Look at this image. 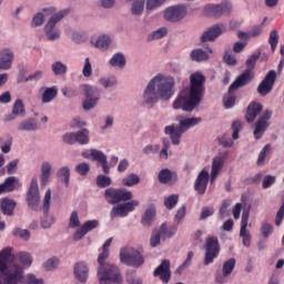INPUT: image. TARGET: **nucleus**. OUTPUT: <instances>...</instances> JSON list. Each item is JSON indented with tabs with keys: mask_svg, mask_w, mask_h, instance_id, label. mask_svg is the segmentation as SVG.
<instances>
[{
	"mask_svg": "<svg viewBox=\"0 0 284 284\" xmlns=\"http://www.w3.org/2000/svg\"><path fill=\"white\" fill-rule=\"evenodd\" d=\"M43 278L29 273L26 275V267L21 266L14 255L12 247L0 251V284H43Z\"/></svg>",
	"mask_w": 284,
	"mask_h": 284,
	"instance_id": "nucleus-1",
	"label": "nucleus"
},
{
	"mask_svg": "<svg viewBox=\"0 0 284 284\" xmlns=\"http://www.w3.org/2000/svg\"><path fill=\"white\" fill-rule=\"evenodd\" d=\"M205 94V75L200 71L190 75V85L182 89L173 101V110L194 112Z\"/></svg>",
	"mask_w": 284,
	"mask_h": 284,
	"instance_id": "nucleus-2",
	"label": "nucleus"
},
{
	"mask_svg": "<svg viewBox=\"0 0 284 284\" xmlns=\"http://www.w3.org/2000/svg\"><path fill=\"white\" fill-rule=\"evenodd\" d=\"M176 81L173 77L158 73L145 85L142 101L148 108H154L159 101H170L176 92Z\"/></svg>",
	"mask_w": 284,
	"mask_h": 284,
	"instance_id": "nucleus-3",
	"label": "nucleus"
},
{
	"mask_svg": "<svg viewBox=\"0 0 284 284\" xmlns=\"http://www.w3.org/2000/svg\"><path fill=\"white\" fill-rule=\"evenodd\" d=\"M97 276L100 284H123L121 268L114 263L101 264Z\"/></svg>",
	"mask_w": 284,
	"mask_h": 284,
	"instance_id": "nucleus-4",
	"label": "nucleus"
},
{
	"mask_svg": "<svg viewBox=\"0 0 284 284\" xmlns=\"http://www.w3.org/2000/svg\"><path fill=\"white\" fill-rule=\"evenodd\" d=\"M260 57L261 53H255L246 60L245 71L240 74L236 80L230 85L229 92H233V90H239V88H245V85H247V83L252 81V70H254V68L256 67V62L258 61Z\"/></svg>",
	"mask_w": 284,
	"mask_h": 284,
	"instance_id": "nucleus-5",
	"label": "nucleus"
},
{
	"mask_svg": "<svg viewBox=\"0 0 284 284\" xmlns=\"http://www.w3.org/2000/svg\"><path fill=\"white\" fill-rule=\"evenodd\" d=\"M70 14V9H64L54 13L44 26V34L48 41H59L61 39V30L57 29L55 26L63 19Z\"/></svg>",
	"mask_w": 284,
	"mask_h": 284,
	"instance_id": "nucleus-6",
	"label": "nucleus"
},
{
	"mask_svg": "<svg viewBox=\"0 0 284 284\" xmlns=\"http://www.w3.org/2000/svg\"><path fill=\"white\" fill-rule=\"evenodd\" d=\"M80 91L83 97H85L82 102V108L85 111L93 110L101 101V90H99L95 85L92 84H82L80 85Z\"/></svg>",
	"mask_w": 284,
	"mask_h": 284,
	"instance_id": "nucleus-7",
	"label": "nucleus"
},
{
	"mask_svg": "<svg viewBox=\"0 0 284 284\" xmlns=\"http://www.w3.org/2000/svg\"><path fill=\"white\" fill-rule=\"evenodd\" d=\"M120 263L123 265H130L131 267H141L145 263V258L134 247H124L120 250Z\"/></svg>",
	"mask_w": 284,
	"mask_h": 284,
	"instance_id": "nucleus-8",
	"label": "nucleus"
},
{
	"mask_svg": "<svg viewBox=\"0 0 284 284\" xmlns=\"http://www.w3.org/2000/svg\"><path fill=\"white\" fill-rule=\"evenodd\" d=\"M105 200L111 205H116V203L125 202V201H132L133 194L132 191L125 190V189H106L104 192Z\"/></svg>",
	"mask_w": 284,
	"mask_h": 284,
	"instance_id": "nucleus-9",
	"label": "nucleus"
},
{
	"mask_svg": "<svg viewBox=\"0 0 284 284\" xmlns=\"http://www.w3.org/2000/svg\"><path fill=\"white\" fill-rule=\"evenodd\" d=\"M140 202L139 200H131L129 202H124L121 204L115 205L111 212H110V219L114 221L116 216H120V219H125L130 212H134L136 207H139Z\"/></svg>",
	"mask_w": 284,
	"mask_h": 284,
	"instance_id": "nucleus-10",
	"label": "nucleus"
},
{
	"mask_svg": "<svg viewBox=\"0 0 284 284\" xmlns=\"http://www.w3.org/2000/svg\"><path fill=\"white\" fill-rule=\"evenodd\" d=\"M221 246H219V239L211 236L206 240L204 265H212L214 258L219 257Z\"/></svg>",
	"mask_w": 284,
	"mask_h": 284,
	"instance_id": "nucleus-11",
	"label": "nucleus"
},
{
	"mask_svg": "<svg viewBox=\"0 0 284 284\" xmlns=\"http://www.w3.org/2000/svg\"><path fill=\"white\" fill-rule=\"evenodd\" d=\"M26 201L31 210H39V203H41V195L39 193V181L37 180V178H32L31 180Z\"/></svg>",
	"mask_w": 284,
	"mask_h": 284,
	"instance_id": "nucleus-12",
	"label": "nucleus"
},
{
	"mask_svg": "<svg viewBox=\"0 0 284 284\" xmlns=\"http://www.w3.org/2000/svg\"><path fill=\"white\" fill-rule=\"evenodd\" d=\"M270 119H272V110H265L256 121L255 129L253 131V135L256 141L262 139L263 134L267 132V128H270Z\"/></svg>",
	"mask_w": 284,
	"mask_h": 284,
	"instance_id": "nucleus-13",
	"label": "nucleus"
},
{
	"mask_svg": "<svg viewBox=\"0 0 284 284\" xmlns=\"http://www.w3.org/2000/svg\"><path fill=\"white\" fill-rule=\"evenodd\" d=\"M204 10L209 17L219 19L221 17H227V14L232 12V4L229 2H222L220 4H206Z\"/></svg>",
	"mask_w": 284,
	"mask_h": 284,
	"instance_id": "nucleus-14",
	"label": "nucleus"
},
{
	"mask_svg": "<svg viewBox=\"0 0 284 284\" xmlns=\"http://www.w3.org/2000/svg\"><path fill=\"white\" fill-rule=\"evenodd\" d=\"M83 159H92L101 164L104 174H110V165L108 164V155L97 149H91L82 153Z\"/></svg>",
	"mask_w": 284,
	"mask_h": 284,
	"instance_id": "nucleus-15",
	"label": "nucleus"
},
{
	"mask_svg": "<svg viewBox=\"0 0 284 284\" xmlns=\"http://www.w3.org/2000/svg\"><path fill=\"white\" fill-rule=\"evenodd\" d=\"M52 199V191L48 189L44 194L43 199V213L44 217L41 220V229L42 230H49V227H52L54 225V217L50 214V201Z\"/></svg>",
	"mask_w": 284,
	"mask_h": 284,
	"instance_id": "nucleus-16",
	"label": "nucleus"
},
{
	"mask_svg": "<svg viewBox=\"0 0 284 284\" xmlns=\"http://www.w3.org/2000/svg\"><path fill=\"white\" fill-rule=\"evenodd\" d=\"M274 83H276V71L271 70L257 87L260 97H267L272 92Z\"/></svg>",
	"mask_w": 284,
	"mask_h": 284,
	"instance_id": "nucleus-17",
	"label": "nucleus"
},
{
	"mask_svg": "<svg viewBox=\"0 0 284 284\" xmlns=\"http://www.w3.org/2000/svg\"><path fill=\"white\" fill-rule=\"evenodd\" d=\"M223 32H225V24H214L201 34L200 41L201 43L214 42Z\"/></svg>",
	"mask_w": 284,
	"mask_h": 284,
	"instance_id": "nucleus-18",
	"label": "nucleus"
},
{
	"mask_svg": "<svg viewBox=\"0 0 284 284\" xmlns=\"http://www.w3.org/2000/svg\"><path fill=\"white\" fill-rule=\"evenodd\" d=\"M185 14H187V9L185 7H171L164 11V19L174 23L176 21H181V19H185Z\"/></svg>",
	"mask_w": 284,
	"mask_h": 284,
	"instance_id": "nucleus-19",
	"label": "nucleus"
},
{
	"mask_svg": "<svg viewBox=\"0 0 284 284\" xmlns=\"http://www.w3.org/2000/svg\"><path fill=\"white\" fill-rule=\"evenodd\" d=\"M248 221H250V212H243L242 220H241L240 237L242 239V243L244 247H250L252 243V235L250 234V230H247Z\"/></svg>",
	"mask_w": 284,
	"mask_h": 284,
	"instance_id": "nucleus-20",
	"label": "nucleus"
},
{
	"mask_svg": "<svg viewBox=\"0 0 284 284\" xmlns=\"http://www.w3.org/2000/svg\"><path fill=\"white\" fill-rule=\"evenodd\" d=\"M99 227V221L98 220H89L84 222L73 234V241H81L85 237L89 232H92V230H97Z\"/></svg>",
	"mask_w": 284,
	"mask_h": 284,
	"instance_id": "nucleus-21",
	"label": "nucleus"
},
{
	"mask_svg": "<svg viewBox=\"0 0 284 284\" xmlns=\"http://www.w3.org/2000/svg\"><path fill=\"white\" fill-rule=\"evenodd\" d=\"M22 183L17 176H9L0 184V195L21 190Z\"/></svg>",
	"mask_w": 284,
	"mask_h": 284,
	"instance_id": "nucleus-22",
	"label": "nucleus"
},
{
	"mask_svg": "<svg viewBox=\"0 0 284 284\" xmlns=\"http://www.w3.org/2000/svg\"><path fill=\"white\" fill-rule=\"evenodd\" d=\"M14 63V51L10 48L0 50V70H10Z\"/></svg>",
	"mask_w": 284,
	"mask_h": 284,
	"instance_id": "nucleus-23",
	"label": "nucleus"
},
{
	"mask_svg": "<svg viewBox=\"0 0 284 284\" xmlns=\"http://www.w3.org/2000/svg\"><path fill=\"white\" fill-rule=\"evenodd\" d=\"M153 276H160L162 283H170V278H172V272L170 271V260L162 261V263L154 270Z\"/></svg>",
	"mask_w": 284,
	"mask_h": 284,
	"instance_id": "nucleus-24",
	"label": "nucleus"
},
{
	"mask_svg": "<svg viewBox=\"0 0 284 284\" xmlns=\"http://www.w3.org/2000/svg\"><path fill=\"white\" fill-rule=\"evenodd\" d=\"M207 183H210V173L205 170H202L194 183V190L195 192H197L199 194L203 195L205 194L206 190H207Z\"/></svg>",
	"mask_w": 284,
	"mask_h": 284,
	"instance_id": "nucleus-25",
	"label": "nucleus"
},
{
	"mask_svg": "<svg viewBox=\"0 0 284 284\" xmlns=\"http://www.w3.org/2000/svg\"><path fill=\"white\" fill-rule=\"evenodd\" d=\"M164 133L169 134L171 143H173V145H180L181 136L185 134V131L181 129V126L166 125L164 128Z\"/></svg>",
	"mask_w": 284,
	"mask_h": 284,
	"instance_id": "nucleus-26",
	"label": "nucleus"
},
{
	"mask_svg": "<svg viewBox=\"0 0 284 284\" xmlns=\"http://www.w3.org/2000/svg\"><path fill=\"white\" fill-rule=\"evenodd\" d=\"M176 121H179V126L184 132H187L190 128H196L199 123L203 121L201 118H183V115H178Z\"/></svg>",
	"mask_w": 284,
	"mask_h": 284,
	"instance_id": "nucleus-27",
	"label": "nucleus"
},
{
	"mask_svg": "<svg viewBox=\"0 0 284 284\" xmlns=\"http://www.w3.org/2000/svg\"><path fill=\"white\" fill-rule=\"evenodd\" d=\"M158 180L159 183H162L163 185H174L178 181V176L170 169H162L159 172Z\"/></svg>",
	"mask_w": 284,
	"mask_h": 284,
	"instance_id": "nucleus-28",
	"label": "nucleus"
},
{
	"mask_svg": "<svg viewBox=\"0 0 284 284\" xmlns=\"http://www.w3.org/2000/svg\"><path fill=\"white\" fill-rule=\"evenodd\" d=\"M261 112H263V105L258 102H251L246 110V122L254 123V120L261 114Z\"/></svg>",
	"mask_w": 284,
	"mask_h": 284,
	"instance_id": "nucleus-29",
	"label": "nucleus"
},
{
	"mask_svg": "<svg viewBox=\"0 0 284 284\" xmlns=\"http://www.w3.org/2000/svg\"><path fill=\"white\" fill-rule=\"evenodd\" d=\"M90 273V268L88 267V264L84 262H79L74 266V276L77 281L80 283H85L88 281V274Z\"/></svg>",
	"mask_w": 284,
	"mask_h": 284,
	"instance_id": "nucleus-30",
	"label": "nucleus"
},
{
	"mask_svg": "<svg viewBox=\"0 0 284 284\" xmlns=\"http://www.w3.org/2000/svg\"><path fill=\"white\" fill-rule=\"evenodd\" d=\"M224 163L225 158L223 156H216L213 159L211 166V183H214V181H216V176H219V173L221 172V170H223Z\"/></svg>",
	"mask_w": 284,
	"mask_h": 284,
	"instance_id": "nucleus-31",
	"label": "nucleus"
},
{
	"mask_svg": "<svg viewBox=\"0 0 284 284\" xmlns=\"http://www.w3.org/2000/svg\"><path fill=\"white\" fill-rule=\"evenodd\" d=\"M37 130H39V123L34 118H29L18 124V132H37Z\"/></svg>",
	"mask_w": 284,
	"mask_h": 284,
	"instance_id": "nucleus-32",
	"label": "nucleus"
},
{
	"mask_svg": "<svg viewBox=\"0 0 284 284\" xmlns=\"http://www.w3.org/2000/svg\"><path fill=\"white\" fill-rule=\"evenodd\" d=\"M52 8H44L42 11L36 13L32 18L31 28H41L45 21V16L52 14Z\"/></svg>",
	"mask_w": 284,
	"mask_h": 284,
	"instance_id": "nucleus-33",
	"label": "nucleus"
},
{
	"mask_svg": "<svg viewBox=\"0 0 284 284\" xmlns=\"http://www.w3.org/2000/svg\"><path fill=\"white\" fill-rule=\"evenodd\" d=\"M50 176H52V163L44 161L41 164L40 184L45 185L50 183Z\"/></svg>",
	"mask_w": 284,
	"mask_h": 284,
	"instance_id": "nucleus-34",
	"label": "nucleus"
},
{
	"mask_svg": "<svg viewBox=\"0 0 284 284\" xmlns=\"http://www.w3.org/2000/svg\"><path fill=\"white\" fill-rule=\"evenodd\" d=\"M14 207H17V202L14 200L4 197L1 200V212L6 216H13L14 215Z\"/></svg>",
	"mask_w": 284,
	"mask_h": 284,
	"instance_id": "nucleus-35",
	"label": "nucleus"
},
{
	"mask_svg": "<svg viewBox=\"0 0 284 284\" xmlns=\"http://www.w3.org/2000/svg\"><path fill=\"white\" fill-rule=\"evenodd\" d=\"M111 44H112V38L108 34H102L94 42V48H97L98 50H101L102 52H105L110 49Z\"/></svg>",
	"mask_w": 284,
	"mask_h": 284,
	"instance_id": "nucleus-36",
	"label": "nucleus"
},
{
	"mask_svg": "<svg viewBox=\"0 0 284 284\" xmlns=\"http://www.w3.org/2000/svg\"><path fill=\"white\" fill-rule=\"evenodd\" d=\"M191 61H195V63H203V61L210 60V54L203 49H194L190 53Z\"/></svg>",
	"mask_w": 284,
	"mask_h": 284,
	"instance_id": "nucleus-37",
	"label": "nucleus"
},
{
	"mask_svg": "<svg viewBox=\"0 0 284 284\" xmlns=\"http://www.w3.org/2000/svg\"><path fill=\"white\" fill-rule=\"evenodd\" d=\"M156 216V209L150 207L145 210L144 214L142 215L141 223L144 227H150L152 223H154V219Z\"/></svg>",
	"mask_w": 284,
	"mask_h": 284,
	"instance_id": "nucleus-38",
	"label": "nucleus"
},
{
	"mask_svg": "<svg viewBox=\"0 0 284 284\" xmlns=\"http://www.w3.org/2000/svg\"><path fill=\"white\" fill-rule=\"evenodd\" d=\"M57 94H59V89L57 87L45 88L42 93V103H50L57 99Z\"/></svg>",
	"mask_w": 284,
	"mask_h": 284,
	"instance_id": "nucleus-39",
	"label": "nucleus"
},
{
	"mask_svg": "<svg viewBox=\"0 0 284 284\" xmlns=\"http://www.w3.org/2000/svg\"><path fill=\"white\" fill-rule=\"evenodd\" d=\"M145 10V0H133L130 12L133 17H141Z\"/></svg>",
	"mask_w": 284,
	"mask_h": 284,
	"instance_id": "nucleus-40",
	"label": "nucleus"
},
{
	"mask_svg": "<svg viewBox=\"0 0 284 284\" xmlns=\"http://www.w3.org/2000/svg\"><path fill=\"white\" fill-rule=\"evenodd\" d=\"M125 55H123V53H114L112 55V58L109 60V64L112 67V68H120V69H123L125 68Z\"/></svg>",
	"mask_w": 284,
	"mask_h": 284,
	"instance_id": "nucleus-41",
	"label": "nucleus"
},
{
	"mask_svg": "<svg viewBox=\"0 0 284 284\" xmlns=\"http://www.w3.org/2000/svg\"><path fill=\"white\" fill-rule=\"evenodd\" d=\"M75 141L79 145H88L90 143V131L88 129H81L75 132Z\"/></svg>",
	"mask_w": 284,
	"mask_h": 284,
	"instance_id": "nucleus-42",
	"label": "nucleus"
},
{
	"mask_svg": "<svg viewBox=\"0 0 284 284\" xmlns=\"http://www.w3.org/2000/svg\"><path fill=\"white\" fill-rule=\"evenodd\" d=\"M158 230H160V234H162V241L165 239H172L174 234H176V226L168 227V224L163 223Z\"/></svg>",
	"mask_w": 284,
	"mask_h": 284,
	"instance_id": "nucleus-43",
	"label": "nucleus"
},
{
	"mask_svg": "<svg viewBox=\"0 0 284 284\" xmlns=\"http://www.w3.org/2000/svg\"><path fill=\"white\" fill-rule=\"evenodd\" d=\"M57 176L63 181L65 187H70V168H60L57 172Z\"/></svg>",
	"mask_w": 284,
	"mask_h": 284,
	"instance_id": "nucleus-44",
	"label": "nucleus"
},
{
	"mask_svg": "<svg viewBox=\"0 0 284 284\" xmlns=\"http://www.w3.org/2000/svg\"><path fill=\"white\" fill-rule=\"evenodd\" d=\"M51 70L55 77H63L68 72V65L61 61H57L51 64Z\"/></svg>",
	"mask_w": 284,
	"mask_h": 284,
	"instance_id": "nucleus-45",
	"label": "nucleus"
},
{
	"mask_svg": "<svg viewBox=\"0 0 284 284\" xmlns=\"http://www.w3.org/2000/svg\"><path fill=\"white\" fill-rule=\"evenodd\" d=\"M141 183V178L136 173H131L122 180V185L125 187H133V185H139Z\"/></svg>",
	"mask_w": 284,
	"mask_h": 284,
	"instance_id": "nucleus-46",
	"label": "nucleus"
},
{
	"mask_svg": "<svg viewBox=\"0 0 284 284\" xmlns=\"http://www.w3.org/2000/svg\"><path fill=\"white\" fill-rule=\"evenodd\" d=\"M234 267H236L235 258H230V260L225 261L223 264V267H222L223 276H230V274H232V272H234Z\"/></svg>",
	"mask_w": 284,
	"mask_h": 284,
	"instance_id": "nucleus-47",
	"label": "nucleus"
},
{
	"mask_svg": "<svg viewBox=\"0 0 284 284\" xmlns=\"http://www.w3.org/2000/svg\"><path fill=\"white\" fill-rule=\"evenodd\" d=\"M100 85H102V88H115L118 81H116V77L114 75H110V77H105V78H101L99 80Z\"/></svg>",
	"mask_w": 284,
	"mask_h": 284,
	"instance_id": "nucleus-48",
	"label": "nucleus"
},
{
	"mask_svg": "<svg viewBox=\"0 0 284 284\" xmlns=\"http://www.w3.org/2000/svg\"><path fill=\"white\" fill-rule=\"evenodd\" d=\"M12 112L18 116H26V105H23V101L16 100L12 106Z\"/></svg>",
	"mask_w": 284,
	"mask_h": 284,
	"instance_id": "nucleus-49",
	"label": "nucleus"
},
{
	"mask_svg": "<svg viewBox=\"0 0 284 284\" xmlns=\"http://www.w3.org/2000/svg\"><path fill=\"white\" fill-rule=\"evenodd\" d=\"M178 203H179L178 194H172L164 199V206L166 207V210H174Z\"/></svg>",
	"mask_w": 284,
	"mask_h": 284,
	"instance_id": "nucleus-50",
	"label": "nucleus"
},
{
	"mask_svg": "<svg viewBox=\"0 0 284 284\" xmlns=\"http://www.w3.org/2000/svg\"><path fill=\"white\" fill-rule=\"evenodd\" d=\"M236 90L233 91H229V94L223 97V103H224V108L226 110H230L233 105L236 104V95H232V92H235Z\"/></svg>",
	"mask_w": 284,
	"mask_h": 284,
	"instance_id": "nucleus-51",
	"label": "nucleus"
},
{
	"mask_svg": "<svg viewBox=\"0 0 284 284\" xmlns=\"http://www.w3.org/2000/svg\"><path fill=\"white\" fill-rule=\"evenodd\" d=\"M161 239H163L161 231L159 229L153 230L150 240L151 247H156V245H161Z\"/></svg>",
	"mask_w": 284,
	"mask_h": 284,
	"instance_id": "nucleus-52",
	"label": "nucleus"
},
{
	"mask_svg": "<svg viewBox=\"0 0 284 284\" xmlns=\"http://www.w3.org/2000/svg\"><path fill=\"white\" fill-rule=\"evenodd\" d=\"M272 150L271 144H265L262 151L258 154L257 158V165H263L265 163V159H267V154H270V151Z\"/></svg>",
	"mask_w": 284,
	"mask_h": 284,
	"instance_id": "nucleus-53",
	"label": "nucleus"
},
{
	"mask_svg": "<svg viewBox=\"0 0 284 284\" xmlns=\"http://www.w3.org/2000/svg\"><path fill=\"white\" fill-rule=\"evenodd\" d=\"M98 187H110L112 185V179L108 175L100 174L97 176Z\"/></svg>",
	"mask_w": 284,
	"mask_h": 284,
	"instance_id": "nucleus-54",
	"label": "nucleus"
},
{
	"mask_svg": "<svg viewBox=\"0 0 284 284\" xmlns=\"http://www.w3.org/2000/svg\"><path fill=\"white\" fill-rule=\"evenodd\" d=\"M69 227L71 230H77V227H81V220H79V213L73 211L69 219Z\"/></svg>",
	"mask_w": 284,
	"mask_h": 284,
	"instance_id": "nucleus-55",
	"label": "nucleus"
},
{
	"mask_svg": "<svg viewBox=\"0 0 284 284\" xmlns=\"http://www.w3.org/2000/svg\"><path fill=\"white\" fill-rule=\"evenodd\" d=\"M260 232L263 239H270V236H272V234L274 233V226L270 223H263Z\"/></svg>",
	"mask_w": 284,
	"mask_h": 284,
	"instance_id": "nucleus-56",
	"label": "nucleus"
},
{
	"mask_svg": "<svg viewBox=\"0 0 284 284\" xmlns=\"http://www.w3.org/2000/svg\"><path fill=\"white\" fill-rule=\"evenodd\" d=\"M18 258H19L20 263H22V264H20L21 267H26V266L30 267L32 265V256H30L26 252L19 253Z\"/></svg>",
	"mask_w": 284,
	"mask_h": 284,
	"instance_id": "nucleus-57",
	"label": "nucleus"
},
{
	"mask_svg": "<svg viewBox=\"0 0 284 284\" xmlns=\"http://www.w3.org/2000/svg\"><path fill=\"white\" fill-rule=\"evenodd\" d=\"M268 43L272 52H276V45H278V31L273 30L270 33Z\"/></svg>",
	"mask_w": 284,
	"mask_h": 284,
	"instance_id": "nucleus-58",
	"label": "nucleus"
},
{
	"mask_svg": "<svg viewBox=\"0 0 284 284\" xmlns=\"http://www.w3.org/2000/svg\"><path fill=\"white\" fill-rule=\"evenodd\" d=\"M75 172L80 174V176H88L90 173V164L82 162L75 165Z\"/></svg>",
	"mask_w": 284,
	"mask_h": 284,
	"instance_id": "nucleus-59",
	"label": "nucleus"
},
{
	"mask_svg": "<svg viewBox=\"0 0 284 284\" xmlns=\"http://www.w3.org/2000/svg\"><path fill=\"white\" fill-rule=\"evenodd\" d=\"M43 267L47 272H52V270L59 267V260L57 257H51L43 263Z\"/></svg>",
	"mask_w": 284,
	"mask_h": 284,
	"instance_id": "nucleus-60",
	"label": "nucleus"
},
{
	"mask_svg": "<svg viewBox=\"0 0 284 284\" xmlns=\"http://www.w3.org/2000/svg\"><path fill=\"white\" fill-rule=\"evenodd\" d=\"M63 143L67 145H74L77 144V132H68L62 135Z\"/></svg>",
	"mask_w": 284,
	"mask_h": 284,
	"instance_id": "nucleus-61",
	"label": "nucleus"
},
{
	"mask_svg": "<svg viewBox=\"0 0 284 284\" xmlns=\"http://www.w3.org/2000/svg\"><path fill=\"white\" fill-rule=\"evenodd\" d=\"M161 146L159 144H148L142 149V153L146 156L150 154H159Z\"/></svg>",
	"mask_w": 284,
	"mask_h": 284,
	"instance_id": "nucleus-62",
	"label": "nucleus"
},
{
	"mask_svg": "<svg viewBox=\"0 0 284 284\" xmlns=\"http://www.w3.org/2000/svg\"><path fill=\"white\" fill-rule=\"evenodd\" d=\"M223 61L226 63V65H236L239 61L236 60V55L232 54L230 51H225L223 55Z\"/></svg>",
	"mask_w": 284,
	"mask_h": 284,
	"instance_id": "nucleus-63",
	"label": "nucleus"
},
{
	"mask_svg": "<svg viewBox=\"0 0 284 284\" xmlns=\"http://www.w3.org/2000/svg\"><path fill=\"white\" fill-rule=\"evenodd\" d=\"M125 278H126L128 284H143L142 278L134 277V272L133 271H128Z\"/></svg>",
	"mask_w": 284,
	"mask_h": 284,
	"instance_id": "nucleus-64",
	"label": "nucleus"
}]
</instances>
